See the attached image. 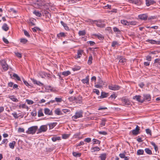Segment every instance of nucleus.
I'll return each instance as SVG.
<instances>
[{
  "label": "nucleus",
  "instance_id": "obj_1",
  "mask_svg": "<svg viewBox=\"0 0 160 160\" xmlns=\"http://www.w3.org/2000/svg\"><path fill=\"white\" fill-rule=\"evenodd\" d=\"M38 128L37 126L31 127L28 128V130L26 131V133L28 134H34L35 133Z\"/></svg>",
  "mask_w": 160,
  "mask_h": 160
},
{
  "label": "nucleus",
  "instance_id": "obj_2",
  "mask_svg": "<svg viewBox=\"0 0 160 160\" xmlns=\"http://www.w3.org/2000/svg\"><path fill=\"white\" fill-rule=\"evenodd\" d=\"M1 63L3 69L4 71H7L8 70V67L6 61L4 60H2L1 61Z\"/></svg>",
  "mask_w": 160,
  "mask_h": 160
},
{
  "label": "nucleus",
  "instance_id": "obj_3",
  "mask_svg": "<svg viewBox=\"0 0 160 160\" xmlns=\"http://www.w3.org/2000/svg\"><path fill=\"white\" fill-rule=\"evenodd\" d=\"M94 22L97 26L98 27L102 28L105 26V25L103 23V21L99 20L98 21H95Z\"/></svg>",
  "mask_w": 160,
  "mask_h": 160
},
{
  "label": "nucleus",
  "instance_id": "obj_4",
  "mask_svg": "<svg viewBox=\"0 0 160 160\" xmlns=\"http://www.w3.org/2000/svg\"><path fill=\"white\" fill-rule=\"evenodd\" d=\"M82 117V112L80 111L77 112L75 113V115L73 116L72 117V119L74 120L78 118H81Z\"/></svg>",
  "mask_w": 160,
  "mask_h": 160
},
{
  "label": "nucleus",
  "instance_id": "obj_5",
  "mask_svg": "<svg viewBox=\"0 0 160 160\" xmlns=\"http://www.w3.org/2000/svg\"><path fill=\"white\" fill-rule=\"evenodd\" d=\"M108 88L111 90L116 91L119 89L120 87L118 85H111L108 86Z\"/></svg>",
  "mask_w": 160,
  "mask_h": 160
},
{
  "label": "nucleus",
  "instance_id": "obj_6",
  "mask_svg": "<svg viewBox=\"0 0 160 160\" xmlns=\"http://www.w3.org/2000/svg\"><path fill=\"white\" fill-rule=\"evenodd\" d=\"M47 129V127L46 125L41 126L38 130V133H41L42 132H46Z\"/></svg>",
  "mask_w": 160,
  "mask_h": 160
},
{
  "label": "nucleus",
  "instance_id": "obj_7",
  "mask_svg": "<svg viewBox=\"0 0 160 160\" xmlns=\"http://www.w3.org/2000/svg\"><path fill=\"white\" fill-rule=\"evenodd\" d=\"M133 99L141 103H142L144 101V100H142L141 98V96L140 95H136L135 96H134L133 97Z\"/></svg>",
  "mask_w": 160,
  "mask_h": 160
},
{
  "label": "nucleus",
  "instance_id": "obj_8",
  "mask_svg": "<svg viewBox=\"0 0 160 160\" xmlns=\"http://www.w3.org/2000/svg\"><path fill=\"white\" fill-rule=\"evenodd\" d=\"M140 130L139 127L138 125L136 127L135 129L131 131L133 134L137 135L139 133V131Z\"/></svg>",
  "mask_w": 160,
  "mask_h": 160
},
{
  "label": "nucleus",
  "instance_id": "obj_9",
  "mask_svg": "<svg viewBox=\"0 0 160 160\" xmlns=\"http://www.w3.org/2000/svg\"><path fill=\"white\" fill-rule=\"evenodd\" d=\"M144 98L142 100H144V101L146 100L147 101H149L151 100V97L150 95L149 94H144L143 95Z\"/></svg>",
  "mask_w": 160,
  "mask_h": 160
},
{
  "label": "nucleus",
  "instance_id": "obj_10",
  "mask_svg": "<svg viewBox=\"0 0 160 160\" xmlns=\"http://www.w3.org/2000/svg\"><path fill=\"white\" fill-rule=\"evenodd\" d=\"M138 17L140 19L145 20L147 19L148 16L146 14H142L139 15Z\"/></svg>",
  "mask_w": 160,
  "mask_h": 160
},
{
  "label": "nucleus",
  "instance_id": "obj_11",
  "mask_svg": "<svg viewBox=\"0 0 160 160\" xmlns=\"http://www.w3.org/2000/svg\"><path fill=\"white\" fill-rule=\"evenodd\" d=\"M155 2L152 0H146V5L147 6H149L153 4Z\"/></svg>",
  "mask_w": 160,
  "mask_h": 160
},
{
  "label": "nucleus",
  "instance_id": "obj_12",
  "mask_svg": "<svg viewBox=\"0 0 160 160\" xmlns=\"http://www.w3.org/2000/svg\"><path fill=\"white\" fill-rule=\"evenodd\" d=\"M122 101L123 103L125 105H129L130 104V102L128 99L122 98Z\"/></svg>",
  "mask_w": 160,
  "mask_h": 160
},
{
  "label": "nucleus",
  "instance_id": "obj_13",
  "mask_svg": "<svg viewBox=\"0 0 160 160\" xmlns=\"http://www.w3.org/2000/svg\"><path fill=\"white\" fill-rule=\"evenodd\" d=\"M82 97L79 96L77 98H76L75 102L76 103H81L82 102Z\"/></svg>",
  "mask_w": 160,
  "mask_h": 160
},
{
  "label": "nucleus",
  "instance_id": "obj_14",
  "mask_svg": "<svg viewBox=\"0 0 160 160\" xmlns=\"http://www.w3.org/2000/svg\"><path fill=\"white\" fill-rule=\"evenodd\" d=\"M83 52V50H78V51L77 55L76 58H80L82 55V54Z\"/></svg>",
  "mask_w": 160,
  "mask_h": 160
},
{
  "label": "nucleus",
  "instance_id": "obj_15",
  "mask_svg": "<svg viewBox=\"0 0 160 160\" xmlns=\"http://www.w3.org/2000/svg\"><path fill=\"white\" fill-rule=\"evenodd\" d=\"M82 82L83 83H86L87 84H89V76H87L85 78L82 80Z\"/></svg>",
  "mask_w": 160,
  "mask_h": 160
},
{
  "label": "nucleus",
  "instance_id": "obj_16",
  "mask_svg": "<svg viewBox=\"0 0 160 160\" xmlns=\"http://www.w3.org/2000/svg\"><path fill=\"white\" fill-rule=\"evenodd\" d=\"M55 112L56 114L58 115H61L62 114L60 109L59 108H58L55 110Z\"/></svg>",
  "mask_w": 160,
  "mask_h": 160
},
{
  "label": "nucleus",
  "instance_id": "obj_17",
  "mask_svg": "<svg viewBox=\"0 0 160 160\" xmlns=\"http://www.w3.org/2000/svg\"><path fill=\"white\" fill-rule=\"evenodd\" d=\"M15 144L16 142L15 141H13L12 142L9 143V146L11 148L13 149L14 148Z\"/></svg>",
  "mask_w": 160,
  "mask_h": 160
},
{
  "label": "nucleus",
  "instance_id": "obj_18",
  "mask_svg": "<svg viewBox=\"0 0 160 160\" xmlns=\"http://www.w3.org/2000/svg\"><path fill=\"white\" fill-rule=\"evenodd\" d=\"M8 98L14 102H17L18 101V99L13 96H8Z\"/></svg>",
  "mask_w": 160,
  "mask_h": 160
},
{
  "label": "nucleus",
  "instance_id": "obj_19",
  "mask_svg": "<svg viewBox=\"0 0 160 160\" xmlns=\"http://www.w3.org/2000/svg\"><path fill=\"white\" fill-rule=\"evenodd\" d=\"M44 113L46 114L50 115H51L52 112L50 109L47 108H46L44 109Z\"/></svg>",
  "mask_w": 160,
  "mask_h": 160
},
{
  "label": "nucleus",
  "instance_id": "obj_20",
  "mask_svg": "<svg viewBox=\"0 0 160 160\" xmlns=\"http://www.w3.org/2000/svg\"><path fill=\"white\" fill-rule=\"evenodd\" d=\"M2 29L3 30H4L5 31H7L8 29L9 28L8 26V25L6 23H4L3 25L2 26Z\"/></svg>",
  "mask_w": 160,
  "mask_h": 160
},
{
  "label": "nucleus",
  "instance_id": "obj_21",
  "mask_svg": "<svg viewBox=\"0 0 160 160\" xmlns=\"http://www.w3.org/2000/svg\"><path fill=\"white\" fill-rule=\"evenodd\" d=\"M119 58H120L119 60V62L122 63H123L124 62H126V59L122 57V56H119Z\"/></svg>",
  "mask_w": 160,
  "mask_h": 160
},
{
  "label": "nucleus",
  "instance_id": "obj_22",
  "mask_svg": "<svg viewBox=\"0 0 160 160\" xmlns=\"http://www.w3.org/2000/svg\"><path fill=\"white\" fill-rule=\"evenodd\" d=\"M132 3H134L138 5H139L142 4V2L140 0H133Z\"/></svg>",
  "mask_w": 160,
  "mask_h": 160
},
{
  "label": "nucleus",
  "instance_id": "obj_23",
  "mask_svg": "<svg viewBox=\"0 0 160 160\" xmlns=\"http://www.w3.org/2000/svg\"><path fill=\"white\" fill-rule=\"evenodd\" d=\"M107 121V120L105 118H103L102 120V122L100 123V126L102 127L104 126L105 124V122Z\"/></svg>",
  "mask_w": 160,
  "mask_h": 160
},
{
  "label": "nucleus",
  "instance_id": "obj_24",
  "mask_svg": "<svg viewBox=\"0 0 160 160\" xmlns=\"http://www.w3.org/2000/svg\"><path fill=\"white\" fill-rule=\"evenodd\" d=\"M70 74L71 72L69 71H64L62 73V74L65 76H67Z\"/></svg>",
  "mask_w": 160,
  "mask_h": 160
},
{
  "label": "nucleus",
  "instance_id": "obj_25",
  "mask_svg": "<svg viewBox=\"0 0 160 160\" xmlns=\"http://www.w3.org/2000/svg\"><path fill=\"white\" fill-rule=\"evenodd\" d=\"M100 150L99 148L95 147L92 148L91 149V151L92 152H95L96 151H98Z\"/></svg>",
  "mask_w": 160,
  "mask_h": 160
},
{
  "label": "nucleus",
  "instance_id": "obj_26",
  "mask_svg": "<svg viewBox=\"0 0 160 160\" xmlns=\"http://www.w3.org/2000/svg\"><path fill=\"white\" fill-rule=\"evenodd\" d=\"M121 23L124 25L128 26L129 25V22L125 20H121Z\"/></svg>",
  "mask_w": 160,
  "mask_h": 160
},
{
  "label": "nucleus",
  "instance_id": "obj_27",
  "mask_svg": "<svg viewBox=\"0 0 160 160\" xmlns=\"http://www.w3.org/2000/svg\"><path fill=\"white\" fill-rule=\"evenodd\" d=\"M33 13L38 17H40L41 16V13L38 11H35L33 12Z\"/></svg>",
  "mask_w": 160,
  "mask_h": 160
},
{
  "label": "nucleus",
  "instance_id": "obj_28",
  "mask_svg": "<svg viewBox=\"0 0 160 160\" xmlns=\"http://www.w3.org/2000/svg\"><path fill=\"white\" fill-rule=\"evenodd\" d=\"M147 41L152 44H155L157 43L156 41L153 40L148 39L147 40Z\"/></svg>",
  "mask_w": 160,
  "mask_h": 160
},
{
  "label": "nucleus",
  "instance_id": "obj_29",
  "mask_svg": "<svg viewBox=\"0 0 160 160\" xmlns=\"http://www.w3.org/2000/svg\"><path fill=\"white\" fill-rule=\"evenodd\" d=\"M60 139V138L59 137H53L52 138V140L53 142H55L57 140H59Z\"/></svg>",
  "mask_w": 160,
  "mask_h": 160
},
{
  "label": "nucleus",
  "instance_id": "obj_30",
  "mask_svg": "<svg viewBox=\"0 0 160 160\" xmlns=\"http://www.w3.org/2000/svg\"><path fill=\"white\" fill-rule=\"evenodd\" d=\"M107 95L108 93L104 92H102L100 96L101 98H103L106 97L107 96Z\"/></svg>",
  "mask_w": 160,
  "mask_h": 160
},
{
  "label": "nucleus",
  "instance_id": "obj_31",
  "mask_svg": "<svg viewBox=\"0 0 160 160\" xmlns=\"http://www.w3.org/2000/svg\"><path fill=\"white\" fill-rule=\"evenodd\" d=\"M99 157L101 160H105L106 158V155L105 154H101L99 156Z\"/></svg>",
  "mask_w": 160,
  "mask_h": 160
},
{
  "label": "nucleus",
  "instance_id": "obj_32",
  "mask_svg": "<svg viewBox=\"0 0 160 160\" xmlns=\"http://www.w3.org/2000/svg\"><path fill=\"white\" fill-rule=\"evenodd\" d=\"M72 154L74 156L76 157H79L81 155V153L75 152H73Z\"/></svg>",
  "mask_w": 160,
  "mask_h": 160
},
{
  "label": "nucleus",
  "instance_id": "obj_33",
  "mask_svg": "<svg viewBox=\"0 0 160 160\" xmlns=\"http://www.w3.org/2000/svg\"><path fill=\"white\" fill-rule=\"evenodd\" d=\"M61 23L62 25L65 28L66 30H69V28L67 26V25L64 23L62 21H61Z\"/></svg>",
  "mask_w": 160,
  "mask_h": 160
},
{
  "label": "nucleus",
  "instance_id": "obj_34",
  "mask_svg": "<svg viewBox=\"0 0 160 160\" xmlns=\"http://www.w3.org/2000/svg\"><path fill=\"white\" fill-rule=\"evenodd\" d=\"M38 117H42L43 116L42 110H40L38 112Z\"/></svg>",
  "mask_w": 160,
  "mask_h": 160
},
{
  "label": "nucleus",
  "instance_id": "obj_35",
  "mask_svg": "<svg viewBox=\"0 0 160 160\" xmlns=\"http://www.w3.org/2000/svg\"><path fill=\"white\" fill-rule=\"evenodd\" d=\"M57 37L60 38V37H62L65 36V34L64 32H60L59 34H58L57 35Z\"/></svg>",
  "mask_w": 160,
  "mask_h": 160
},
{
  "label": "nucleus",
  "instance_id": "obj_36",
  "mask_svg": "<svg viewBox=\"0 0 160 160\" xmlns=\"http://www.w3.org/2000/svg\"><path fill=\"white\" fill-rule=\"evenodd\" d=\"M145 152L148 154L150 155L152 153L151 151L149 148H147L145 149Z\"/></svg>",
  "mask_w": 160,
  "mask_h": 160
},
{
  "label": "nucleus",
  "instance_id": "obj_37",
  "mask_svg": "<svg viewBox=\"0 0 160 160\" xmlns=\"http://www.w3.org/2000/svg\"><path fill=\"white\" fill-rule=\"evenodd\" d=\"M144 151L142 149L138 150L137 152V154L138 155H142Z\"/></svg>",
  "mask_w": 160,
  "mask_h": 160
},
{
  "label": "nucleus",
  "instance_id": "obj_38",
  "mask_svg": "<svg viewBox=\"0 0 160 160\" xmlns=\"http://www.w3.org/2000/svg\"><path fill=\"white\" fill-rule=\"evenodd\" d=\"M62 101L61 98H55V101L58 102H61Z\"/></svg>",
  "mask_w": 160,
  "mask_h": 160
},
{
  "label": "nucleus",
  "instance_id": "obj_39",
  "mask_svg": "<svg viewBox=\"0 0 160 160\" xmlns=\"http://www.w3.org/2000/svg\"><path fill=\"white\" fill-rule=\"evenodd\" d=\"M92 56H90L89 57L88 63L89 64H91L92 63Z\"/></svg>",
  "mask_w": 160,
  "mask_h": 160
},
{
  "label": "nucleus",
  "instance_id": "obj_40",
  "mask_svg": "<svg viewBox=\"0 0 160 160\" xmlns=\"http://www.w3.org/2000/svg\"><path fill=\"white\" fill-rule=\"evenodd\" d=\"M26 101L27 102V103L29 105H31L34 103V102L31 100L26 99Z\"/></svg>",
  "mask_w": 160,
  "mask_h": 160
},
{
  "label": "nucleus",
  "instance_id": "obj_41",
  "mask_svg": "<svg viewBox=\"0 0 160 160\" xmlns=\"http://www.w3.org/2000/svg\"><path fill=\"white\" fill-rule=\"evenodd\" d=\"M93 142L94 144H100V141H99L97 139H93Z\"/></svg>",
  "mask_w": 160,
  "mask_h": 160
},
{
  "label": "nucleus",
  "instance_id": "obj_42",
  "mask_svg": "<svg viewBox=\"0 0 160 160\" xmlns=\"http://www.w3.org/2000/svg\"><path fill=\"white\" fill-rule=\"evenodd\" d=\"M15 54L18 58H20L22 57V55L19 52H15Z\"/></svg>",
  "mask_w": 160,
  "mask_h": 160
},
{
  "label": "nucleus",
  "instance_id": "obj_43",
  "mask_svg": "<svg viewBox=\"0 0 160 160\" xmlns=\"http://www.w3.org/2000/svg\"><path fill=\"white\" fill-rule=\"evenodd\" d=\"M28 42V40L25 38H21L20 40V42L24 44Z\"/></svg>",
  "mask_w": 160,
  "mask_h": 160
},
{
  "label": "nucleus",
  "instance_id": "obj_44",
  "mask_svg": "<svg viewBox=\"0 0 160 160\" xmlns=\"http://www.w3.org/2000/svg\"><path fill=\"white\" fill-rule=\"evenodd\" d=\"M119 156L121 158H123L126 159V158H128L127 157H126L124 153H120L119 154Z\"/></svg>",
  "mask_w": 160,
  "mask_h": 160
},
{
  "label": "nucleus",
  "instance_id": "obj_45",
  "mask_svg": "<svg viewBox=\"0 0 160 160\" xmlns=\"http://www.w3.org/2000/svg\"><path fill=\"white\" fill-rule=\"evenodd\" d=\"M76 98L75 97H72L69 98V99L70 101L75 102Z\"/></svg>",
  "mask_w": 160,
  "mask_h": 160
},
{
  "label": "nucleus",
  "instance_id": "obj_46",
  "mask_svg": "<svg viewBox=\"0 0 160 160\" xmlns=\"http://www.w3.org/2000/svg\"><path fill=\"white\" fill-rule=\"evenodd\" d=\"M78 34L80 36L83 35L85 34V32L84 31H79Z\"/></svg>",
  "mask_w": 160,
  "mask_h": 160
},
{
  "label": "nucleus",
  "instance_id": "obj_47",
  "mask_svg": "<svg viewBox=\"0 0 160 160\" xmlns=\"http://www.w3.org/2000/svg\"><path fill=\"white\" fill-rule=\"evenodd\" d=\"M13 76L16 78V79L18 81H20L21 79L20 77L18 76V75L16 74H13Z\"/></svg>",
  "mask_w": 160,
  "mask_h": 160
},
{
  "label": "nucleus",
  "instance_id": "obj_48",
  "mask_svg": "<svg viewBox=\"0 0 160 160\" xmlns=\"http://www.w3.org/2000/svg\"><path fill=\"white\" fill-rule=\"evenodd\" d=\"M70 136V134H65L62 135V137L63 139H67Z\"/></svg>",
  "mask_w": 160,
  "mask_h": 160
},
{
  "label": "nucleus",
  "instance_id": "obj_49",
  "mask_svg": "<svg viewBox=\"0 0 160 160\" xmlns=\"http://www.w3.org/2000/svg\"><path fill=\"white\" fill-rule=\"evenodd\" d=\"M146 131L147 134H149L151 136L152 135L151 130L149 129H147Z\"/></svg>",
  "mask_w": 160,
  "mask_h": 160
},
{
  "label": "nucleus",
  "instance_id": "obj_50",
  "mask_svg": "<svg viewBox=\"0 0 160 160\" xmlns=\"http://www.w3.org/2000/svg\"><path fill=\"white\" fill-rule=\"evenodd\" d=\"M96 35L100 40H102L103 39V36L100 34H98Z\"/></svg>",
  "mask_w": 160,
  "mask_h": 160
},
{
  "label": "nucleus",
  "instance_id": "obj_51",
  "mask_svg": "<svg viewBox=\"0 0 160 160\" xmlns=\"http://www.w3.org/2000/svg\"><path fill=\"white\" fill-rule=\"evenodd\" d=\"M80 68L79 67H77L72 68V70L74 71H77L80 70Z\"/></svg>",
  "mask_w": 160,
  "mask_h": 160
},
{
  "label": "nucleus",
  "instance_id": "obj_52",
  "mask_svg": "<svg viewBox=\"0 0 160 160\" xmlns=\"http://www.w3.org/2000/svg\"><path fill=\"white\" fill-rule=\"evenodd\" d=\"M24 129L23 128H19L18 130V132H24Z\"/></svg>",
  "mask_w": 160,
  "mask_h": 160
},
{
  "label": "nucleus",
  "instance_id": "obj_53",
  "mask_svg": "<svg viewBox=\"0 0 160 160\" xmlns=\"http://www.w3.org/2000/svg\"><path fill=\"white\" fill-rule=\"evenodd\" d=\"M91 141V139L90 138H87L84 139V141L87 142H89Z\"/></svg>",
  "mask_w": 160,
  "mask_h": 160
},
{
  "label": "nucleus",
  "instance_id": "obj_54",
  "mask_svg": "<svg viewBox=\"0 0 160 160\" xmlns=\"http://www.w3.org/2000/svg\"><path fill=\"white\" fill-rule=\"evenodd\" d=\"M24 34L25 36H27L28 37H30V35L28 32L26 30H24Z\"/></svg>",
  "mask_w": 160,
  "mask_h": 160
},
{
  "label": "nucleus",
  "instance_id": "obj_55",
  "mask_svg": "<svg viewBox=\"0 0 160 160\" xmlns=\"http://www.w3.org/2000/svg\"><path fill=\"white\" fill-rule=\"evenodd\" d=\"M98 133L100 134H102L103 135H105L107 134V132L105 131H99Z\"/></svg>",
  "mask_w": 160,
  "mask_h": 160
},
{
  "label": "nucleus",
  "instance_id": "obj_56",
  "mask_svg": "<svg viewBox=\"0 0 160 160\" xmlns=\"http://www.w3.org/2000/svg\"><path fill=\"white\" fill-rule=\"evenodd\" d=\"M93 92L94 93H95L96 94H97L98 95L99 94L100 92H99V90L98 89H94V90L93 91Z\"/></svg>",
  "mask_w": 160,
  "mask_h": 160
},
{
  "label": "nucleus",
  "instance_id": "obj_57",
  "mask_svg": "<svg viewBox=\"0 0 160 160\" xmlns=\"http://www.w3.org/2000/svg\"><path fill=\"white\" fill-rule=\"evenodd\" d=\"M3 42L6 44H8L9 42L8 40L6 38H5L4 37H3Z\"/></svg>",
  "mask_w": 160,
  "mask_h": 160
},
{
  "label": "nucleus",
  "instance_id": "obj_58",
  "mask_svg": "<svg viewBox=\"0 0 160 160\" xmlns=\"http://www.w3.org/2000/svg\"><path fill=\"white\" fill-rule=\"evenodd\" d=\"M129 25H135L136 24V22L134 21H132L130 22H129Z\"/></svg>",
  "mask_w": 160,
  "mask_h": 160
},
{
  "label": "nucleus",
  "instance_id": "obj_59",
  "mask_svg": "<svg viewBox=\"0 0 160 160\" xmlns=\"http://www.w3.org/2000/svg\"><path fill=\"white\" fill-rule=\"evenodd\" d=\"M95 86L96 88H100L102 87V85L99 84L96 85Z\"/></svg>",
  "mask_w": 160,
  "mask_h": 160
},
{
  "label": "nucleus",
  "instance_id": "obj_60",
  "mask_svg": "<svg viewBox=\"0 0 160 160\" xmlns=\"http://www.w3.org/2000/svg\"><path fill=\"white\" fill-rule=\"evenodd\" d=\"M118 44V43L116 41H113L112 42V47H114L116 45Z\"/></svg>",
  "mask_w": 160,
  "mask_h": 160
},
{
  "label": "nucleus",
  "instance_id": "obj_61",
  "mask_svg": "<svg viewBox=\"0 0 160 160\" xmlns=\"http://www.w3.org/2000/svg\"><path fill=\"white\" fill-rule=\"evenodd\" d=\"M62 111L64 113H67L70 112V110L66 109H62Z\"/></svg>",
  "mask_w": 160,
  "mask_h": 160
},
{
  "label": "nucleus",
  "instance_id": "obj_62",
  "mask_svg": "<svg viewBox=\"0 0 160 160\" xmlns=\"http://www.w3.org/2000/svg\"><path fill=\"white\" fill-rule=\"evenodd\" d=\"M98 78L99 79V81L98 83L100 84H103V81L99 77H98Z\"/></svg>",
  "mask_w": 160,
  "mask_h": 160
},
{
  "label": "nucleus",
  "instance_id": "obj_63",
  "mask_svg": "<svg viewBox=\"0 0 160 160\" xmlns=\"http://www.w3.org/2000/svg\"><path fill=\"white\" fill-rule=\"evenodd\" d=\"M146 59L148 61H151V57L148 55L146 57Z\"/></svg>",
  "mask_w": 160,
  "mask_h": 160
},
{
  "label": "nucleus",
  "instance_id": "obj_64",
  "mask_svg": "<svg viewBox=\"0 0 160 160\" xmlns=\"http://www.w3.org/2000/svg\"><path fill=\"white\" fill-rule=\"evenodd\" d=\"M89 43L90 45L91 46H94L95 44V43L94 42L92 41H89Z\"/></svg>",
  "mask_w": 160,
  "mask_h": 160
}]
</instances>
